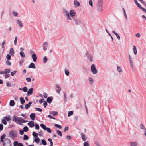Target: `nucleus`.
Returning <instances> with one entry per match:
<instances>
[{
  "instance_id": "obj_1",
  "label": "nucleus",
  "mask_w": 146,
  "mask_h": 146,
  "mask_svg": "<svg viewBox=\"0 0 146 146\" xmlns=\"http://www.w3.org/2000/svg\"><path fill=\"white\" fill-rule=\"evenodd\" d=\"M13 119L14 121L21 125H22V123H25L28 121L24 120L22 118L19 117L15 115L13 116Z\"/></svg>"
},
{
  "instance_id": "obj_2",
  "label": "nucleus",
  "mask_w": 146,
  "mask_h": 146,
  "mask_svg": "<svg viewBox=\"0 0 146 146\" xmlns=\"http://www.w3.org/2000/svg\"><path fill=\"white\" fill-rule=\"evenodd\" d=\"M103 0H98L97 5V11H101L103 10Z\"/></svg>"
},
{
  "instance_id": "obj_3",
  "label": "nucleus",
  "mask_w": 146,
  "mask_h": 146,
  "mask_svg": "<svg viewBox=\"0 0 146 146\" xmlns=\"http://www.w3.org/2000/svg\"><path fill=\"white\" fill-rule=\"evenodd\" d=\"M62 11L64 15L67 17L68 20H72V19L69 15V13L67 10L64 8H63Z\"/></svg>"
},
{
  "instance_id": "obj_4",
  "label": "nucleus",
  "mask_w": 146,
  "mask_h": 146,
  "mask_svg": "<svg viewBox=\"0 0 146 146\" xmlns=\"http://www.w3.org/2000/svg\"><path fill=\"white\" fill-rule=\"evenodd\" d=\"M9 135L10 137L12 139H14L17 137V131L14 130H12L10 131Z\"/></svg>"
},
{
  "instance_id": "obj_5",
  "label": "nucleus",
  "mask_w": 146,
  "mask_h": 146,
  "mask_svg": "<svg viewBox=\"0 0 146 146\" xmlns=\"http://www.w3.org/2000/svg\"><path fill=\"white\" fill-rule=\"evenodd\" d=\"M72 18L76 25H80L82 23V21L81 20L78 19L77 17H74Z\"/></svg>"
},
{
  "instance_id": "obj_6",
  "label": "nucleus",
  "mask_w": 146,
  "mask_h": 146,
  "mask_svg": "<svg viewBox=\"0 0 146 146\" xmlns=\"http://www.w3.org/2000/svg\"><path fill=\"white\" fill-rule=\"evenodd\" d=\"M6 140L7 141L6 143L3 144V146H11L12 143L10 140L8 138H6Z\"/></svg>"
},
{
  "instance_id": "obj_7",
  "label": "nucleus",
  "mask_w": 146,
  "mask_h": 146,
  "mask_svg": "<svg viewBox=\"0 0 146 146\" xmlns=\"http://www.w3.org/2000/svg\"><path fill=\"white\" fill-rule=\"evenodd\" d=\"M91 70L93 74H96L97 73L98 71L96 70L95 66L94 64H93L91 65Z\"/></svg>"
},
{
  "instance_id": "obj_8",
  "label": "nucleus",
  "mask_w": 146,
  "mask_h": 146,
  "mask_svg": "<svg viewBox=\"0 0 146 146\" xmlns=\"http://www.w3.org/2000/svg\"><path fill=\"white\" fill-rule=\"evenodd\" d=\"M86 56L87 57L89 60L90 61H92L93 60V57L92 56L89 54L88 51L86 52Z\"/></svg>"
},
{
  "instance_id": "obj_9",
  "label": "nucleus",
  "mask_w": 146,
  "mask_h": 146,
  "mask_svg": "<svg viewBox=\"0 0 146 146\" xmlns=\"http://www.w3.org/2000/svg\"><path fill=\"white\" fill-rule=\"evenodd\" d=\"M129 59L130 61L131 66L132 69L133 70V62L132 60V58L131 56L129 54L128 55Z\"/></svg>"
},
{
  "instance_id": "obj_10",
  "label": "nucleus",
  "mask_w": 146,
  "mask_h": 146,
  "mask_svg": "<svg viewBox=\"0 0 146 146\" xmlns=\"http://www.w3.org/2000/svg\"><path fill=\"white\" fill-rule=\"evenodd\" d=\"M43 49L44 50L46 51L47 49L48 43L46 42H44L43 44Z\"/></svg>"
},
{
  "instance_id": "obj_11",
  "label": "nucleus",
  "mask_w": 146,
  "mask_h": 146,
  "mask_svg": "<svg viewBox=\"0 0 146 146\" xmlns=\"http://www.w3.org/2000/svg\"><path fill=\"white\" fill-rule=\"evenodd\" d=\"M82 138L83 141H85L87 139V137L86 135L83 133H82L80 134Z\"/></svg>"
},
{
  "instance_id": "obj_12",
  "label": "nucleus",
  "mask_w": 146,
  "mask_h": 146,
  "mask_svg": "<svg viewBox=\"0 0 146 146\" xmlns=\"http://www.w3.org/2000/svg\"><path fill=\"white\" fill-rule=\"evenodd\" d=\"M33 90V88H31L29 89L27 91V96H28L32 94Z\"/></svg>"
},
{
  "instance_id": "obj_13",
  "label": "nucleus",
  "mask_w": 146,
  "mask_h": 146,
  "mask_svg": "<svg viewBox=\"0 0 146 146\" xmlns=\"http://www.w3.org/2000/svg\"><path fill=\"white\" fill-rule=\"evenodd\" d=\"M76 13L73 10H71L69 12V15L70 17H73L75 16Z\"/></svg>"
},
{
  "instance_id": "obj_14",
  "label": "nucleus",
  "mask_w": 146,
  "mask_h": 146,
  "mask_svg": "<svg viewBox=\"0 0 146 146\" xmlns=\"http://www.w3.org/2000/svg\"><path fill=\"white\" fill-rule=\"evenodd\" d=\"M130 146H137L138 145L137 142H130L129 143Z\"/></svg>"
},
{
  "instance_id": "obj_15",
  "label": "nucleus",
  "mask_w": 146,
  "mask_h": 146,
  "mask_svg": "<svg viewBox=\"0 0 146 146\" xmlns=\"http://www.w3.org/2000/svg\"><path fill=\"white\" fill-rule=\"evenodd\" d=\"M55 86L57 88H58V89L56 90V92L58 94L60 93V91H61V89L60 86H59L58 84H56Z\"/></svg>"
},
{
  "instance_id": "obj_16",
  "label": "nucleus",
  "mask_w": 146,
  "mask_h": 146,
  "mask_svg": "<svg viewBox=\"0 0 146 146\" xmlns=\"http://www.w3.org/2000/svg\"><path fill=\"white\" fill-rule=\"evenodd\" d=\"M27 124L30 127L32 128L34 126V123L33 121H30Z\"/></svg>"
},
{
  "instance_id": "obj_17",
  "label": "nucleus",
  "mask_w": 146,
  "mask_h": 146,
  "mask_svg": "<svg viewBox=\"0 0 146 146\" xmlns=\"http://www.w3.org/2000/svg\"><path fill=\"white\" fill-rule=\"evenodd\" d=\"M112 32L116 35L118 40H119L120 39V37L119 35L114 31H113Z\"/></svg>"
},
{
  "instance_id": "obj_18",
  "label": "nucleus",
  "mask_w": 146,
  "mask_h": 146,
  "mask_svg": "<svg viewBox=\"0 0 146 146\" xmlns=\"http://www.w3.org/2000/svg\"><path fill=\"white\" fill-rule=\"evenodd\" d=\"M74 4L75 5V7H77L79 6L80 5V3L78 2L77 0H74Z\"/></svg>"
},
{
  "instance_id": "obj_19",
  "label": "nucleus",
  "mask_w": 146,
  "mask_h": 146,
  "mask_svg": "<svg viewBox=\"0 0 146 146\" xmlns=\"http://www.w3.org/2000/svg\"><path fill=\"white\" fill-rule=\"evenodd\" d=\"M32 57L34 62L36 61L37 59V57L36 55L35 54H33L32 55Z\"/></svg>"
},
{
  "instance_id": "obj_20",
  "label": "nucleus",
  "mask_w": 146,
  "mask_h": 146,
  "mask_svg": "<svg viewBox=\"0 0 146 146\" xmlns=\"http://www.w3.org/2000/svg\"><path fill=\"white\" fill-rule=\"evenodd\" d=\"M36 115L34 113H31L30 115V117L31 119L32 120H34L35 118V117Z\"/></svg>"
},
{
  "instance_id": "obj_21",
  "label": "nucleus",
  "mask_w": 146,
  "mask_h": 146,
  "mask_svg": "<svg viewBox=\"0 0 146 146\" xmlns=\"http://www.w3.org/2000/svg\"><path fill=\"white\" fill-rule=\"evenodd\" d=\"M29 68H32L33 69H35L36 68V66L33 63H31L30 65L28 66Z\"/></svg>"
},
{
  "instance_id": "obj_22",
  "label": "nucleus",
  "mask_w": 146,
  "mask_h": 146,
  "mask_svg": "<svg viewBox=\"0 0 146 146\" xmlns=\"http://www.w3.org/2000/svg\"><path fill=\"white\" fill-rule=\"evenodd\" d=\"M49 113L50 114L52 115L53 116L57 115L58 114V112L57 111H50Z\"/></svg>"
},
{
  "instance_id": "obj_23",
  "label": "nucleus",
  "mask_w": 146,
  "mask_h": 146,
  "mask_svg": "<svg viewBox=\"0 0 146 146\" xmlns=\"http://www.w3.org/2000/svg\"><path fill=\"white\" fill-rule=\"evenodd\" d=\"M9 54L13 56L14 54V51L13 48H11L9 51Z\"/></svg>"
},
{
  "instance_id": "obj_24",
  "label": "nucleus",
  "mask_w": 146,
  "mask_h": 146,
  "mask_svg": "<svg viewBox=\"0 0 146 146\" xmlns=\"http://www.w3.org/2000/svg\"><path fill=\"white\" fill-rule=\"evenodd\" d=\"M52 97H48L47 99V101L48 103H50L52 102Z\"/></svg>"
},
{
  "instance_id": "obj_25",
  "label": "nucleus",
  "mask_w": 146,
  "mask_h": 146,
  "mask_svg": "<svg viewBox=\"0 0 146 146\" xmlns=\"http://www.w3.org/2000/svg\"><path fill=\"white\" fill-rule=\"evenodd\" d=\"M32 104V102H29L28 104H26L25 106V108L26 109H27L29 108L31 104Z\"/></svg>"
},
{
  "instance_id": "obj_26",
  "label": "nucleus",
  "mask_w": 146,
  "mask_h": 146,
  "mask_svg": "<svg viewBox=\"0 0 146 146\" xmlns=\"http://www.w3.org/2000/svg\"><path fill=\"white\" fill-rule=\"evenodd\" d=\"M17 23L19 25L20 27H22L23 24L21 21L17 20Z\"/></svg>"
},
{
  "instance_id": "obj_27",
  "label": "nucleus",
  "mask_w": 146,
  "mask_h": 146,
  "mask_svg": "<svg viewBox=\"0 0 146 146\" xmlns=\"http://www.w3.org/2000/svg\"><path fill=\"white\" fill-rule=\"evenodd\" d=\"M42 143H40V145L43 144L44 145H47V143L44 139H42L41 141Z\"/></svg>"
},
{
  "instance_id": "obj_28",
  "label": "nucleus",
  "mask_w": 146,
  "mask_h": 146,
  "mask_svg": "<svg viewBox=\"0 0 146 146\" xmlns=\"http://www.w3.org/2000/svg\"><path fill=\"white\" fill-rule=\"evenodd\" d=\"M3 118L5 119V120L7 121H9L11 119V116L10 115H9L8 117L5 116L3 117Z\"/></svg>"
},
{
  "instance_id": "obj_29",
  "label": "nucleus",
  "mask_w": 146,
  "mask_h": 146,
  "mask_svg": "<svg viewBox=\"0 0 146 146\" xmlns=\"http://www.w3.org/2000/svg\"><path fill=\"white\" fill-rule=\"evenodd\" d=\"M9 105L11 106H13L15 105V102L13 100H11L10 101Z\"/></svg>"
},
{
  "instance_id": "obj_30",
  "label": "nucleus",
  "mask_w": 146,
  "mask_h": 146,
  "mask_svg": "<svg viewBox=\"0 0 146 146\" xmlns=\"http://www.w3.org/2000/svg\"><path fill=\"white\" fill-rule=\"evenodd\" d=\"M133 50L134 54L135 55L136 54H137V51L136 47L135 46H133Z\"/></svg>"
},
{
  "instance_id": "obj_31",
  "label": "nucleus",
  "mask_w": 146,
  "mask_h": 146,
  "mask_svg": "<svg viewBox=\"0 0 146 146\" xmlns=\"http://www.w3.org/2000/svg\"><path fill=\"white\" fill-rule=\"evenodd\" d=\"M140 128L141 129H143L144 131L146 130V128L144 126L143 124L142 123L140 125Z\"/></svg>"
},
{
  "instance_id": "obj_32",
  "label": "nucleus",
  "mask_w": 146,
  "mask_h": 146,
  "mask_svg": "<svg viewBox=\"0 0 146 146\" xmlns=\"http://www.w3.org/2000/svg\"><path fill=\"white\" fill-rule=\"evenodd\" d=\"M122 10L123 11L124 14V16L125 17V19H127V14H126V13L125 12V11L124 8H122Z\"/></svg>"
},
{
  "instance_id": "obj_33",
  "label": "nucleus",
  "mask_w": 146,
  "mask_h": 146,
  "mask_svg": "<svg viewBox=\"0 0 146 146\" xmlns=\"http://www.w3.org/2000/svg\"><path fill=\"white\" fill-rule=\"evenodd\" d=\"M20 101L21 104H23L25 102V101L24 99V98L23 97H21L20 98Z\"/></svg>"
},
{
  "instance_id": "obj_34",
  "label": "nucleus",
  "mask_w": 146,
  "mask_h": 146,
  "mask_svg": "<svg viewBox=\"0 0 146 146\" xmlns=\"http://www.w3.org/2000/svg\"><path fill=\"white\" fill-rule=\"evenodd\" d=\"M40 126L41 128H42L44 130H45V129L47 128L45 125L43 124H40Z\"/></svg>"
},
{
  "instance_id": "obj_35",
  "label": "nucleus",
  "mask_w": 146,
  "mask_h": 146,
  "mask_svg": "<svg viewBox=\"0 0 146 146\" xmlns=\"http://www.w3.org/2000/svg\"><path fill=\"white\" fill-rule=\"evenodd\" d=\"M34 141L35 142L37 143H39L40 141V139L38 137L36 138L35 139Z\"/></svg>"
},
{
  "instance_id": "obj_36",
  "label": "nucleus",
  "mask_w": 146,
  "mask_h": 146,
  "mask_svg": "<svg viewBox=\"0 0 146 146\" xmlns=\"http://www.w3.org/2000/svg\"><path fill=\"white\" fill-rule=\"evenodd\" d=\"M19 54L21 57L23 58H25V55L23 52H20Z\"/></svg>"
},
{
  "instance_id": "obj_37",
  "label": "nucleus",
  "mask_w": 146,
  "mask_h": 146,
  "mask_svg": "<svg viewBox=\"0 0 146 146\" xmlns=\"http://www.w3.org/2000/svg\"><path fill=\"white\" fill-rule=\"evenodd\" d=\"M84 146H90L88 141H86L83 143Z\"/></svg>"
},
{
  "instance_id": "obj_38",
  "label": "nucleus",
  "mask_w": 146,
  "mask_h": 146,
  "mask_svg": "<svg viewBox=\"0 0 146 146\" xmlns=\"http://www.w3.org/2000/svg\"><path fill=\"white\" fill-rule=\"evenodd\" d=\"M32 135L35 138L37 137L38 136L37 133H36L35 132H33Z\"/></svg>"
},
{
  "instance_id": "obj_39",
  "label": "nucleus",
  "mask_w": 146,
  "mask_h": 146,
  "mask_svg": "<svg viewBox=\"0 0 146 146\" xmlns=\"http://www.w3.org/2000/svg\"><path fill=\"white\" fill-rule=\"evenodd\" d=\"M23 130H24V131H25V132H27L29 130V129L28 128V127L27 126H25L23 127Z\"/></svg>"
},
{
  "instance_id": "obj_40",
  "label": "nucleus",
  "mask_w": 146,
  "mask_h": 146,
  "mask_svg": "<svg viewBox=\"0 0 146 146\" xmlns=\"http://www.w3.org/2000/svg\"><path fill=\"white\" fill-rule=\"evenodd\" d=\"M117 70L118 71V72H122V70L121 68V67L118 66H117Z\"/></svg>"
},
{
  "instance_id": "obj_41",
  "label": "nucleus",
  "mask_w": 146,
  "mask_h": 146,
  "mask_svg": "<svg viewBox=\"0 0 146 146\" xmlns=\"http://www.w3.org/2000/svg\"><path fill=\"white\" fill-rule=\"evenodd\" d=\"M17 36H16L15 38V39L14 40V44L15 45H16L17 43Z\"/></svg>"
},
{
  "instance_id": "obj_42",
  "label": "nucleus",
  "mask_w": 146,
  "mask_h": 146,
  "mask_svg": "<svg viewBox=\"0 0 146 146\" xmlns=\"http://www.w3.org/2000/svg\"><path fill=\"white\" fill-rule=\"evenodd\" d=\"M57 133L60 137L62 136V134L61 131L59 130H57L56 131Z\"/></svg>"
},
{
  "instance_id": "obj_43",
  "label": "nucleus",
  "mask_w": 146,
  "mask_h": 146,
  "mask_svg": "<svg viewBox=\"0 0 146 146\" xmlns=\"http://www.w3.org/2000/svg\"><path fill=\"white\" fill-rule=\"evenodd\" d=\"M29 139V137L27 135H24L23 140H28Z\"/></svg>"
},
{
  "instance_id": "obj_44",
  "label": "nucleus",
  "mask_w": 146,
  "mask_h": 146,
  "mask_svg": "<svg viewBox=\"0 0 146 146\" xmlns=\"http://www.w3.org/2000/svg\"><path fill=\"white\" fill-rule=\"evenodd\" d=\"M27 88L26 87H24L22 88V90L25 92H26L27 91Z\"/></svg>"
},
{
  "instance_id": "obj_45",
  "label": "nucleus",
  "mask_w": 146,
  "mask_h": 146,
  "mask_svg": "<svg viewBox=\"0 0 146 146\" xmlns=\"http://www.w3.org/2000/svg\"><path fill=\"white\" fill-rule=\"evenodd\" d=\"M89 80L90 82V84H92L93 82V78L91 77H90L89 78Z\"/></svg>"
},
{
  "instance_id": "obj_46",
  "label": "nucleus",
  "mask_w": 146,
  "mask_h": 146,
  "mask_svg": "<svg viewBox=\"0 0 146 146\" xmlns=\"http://www.w3.org/2000/svg\"><path fill=\"white\" fill-rule=\"evenodd\" d=\"M5 74L9 73L10 72V69H5L4 70Z\"/></svg>"
},
{
  "instance_id": "obj_47",
  "label": "nucleus",
  "mask_w": 146,
  "mask_h": 146,
  "mask_svg": "<svg viewBox=\"0 0 146 146\" xmlns=\"http://www.w3.org/2000/svg\"><path fill=\"white\" fill-rule=\"evenodd\" d=\"M6 64L8 66H11V62L9 60H7L6 61Z\"/></svg>"
},
{
  "instance_id": "obj_48",
  "label": "nucleus",
  "mask_w": 146,
  "mask_h": 146,
  "mask_svg": "<svg viewBox=\"0 0 146 146\" xmlns=\"http://www.w3.org/2000/svg\"><path fill=\"white\" fill-rule=\"evenodd\" d=\"M43 61L44 63H46L47 61V58L46 56H45L43 58Z\"/></svg>"
},
{
  "instance_id": "obj_49",
  "label": "nucleus",
  "mask_w": 146,
  "mask_h": 146,
  "mask_svg": "<svg viewBox=\"0 0 146 146\" xmlns=\"http://www.w3.org/2000/svg\"><path fill=\"white\" fill-rule=\"evenodd\" d=\"M65 74L67 76H68L69 75V71L68 70H65Z\"/></svg>"
},
{
  "instance_id": "obj_50",
  "label": "nucleus",
  "mask_w": 146,
  "mask_h": 146,
  "mask_svg": "<svg viewBox=\"0 0 146 146\" xmlns=\"http://www.w3.org/2000/svg\"><path fill=\"white\" fill-rule=\"evenodd\" d=\"M73 114V112L72 111H70L68 113V116L69 117L72 115Z\"/></svg>"
},
{
  "instance_id": "obj_51",
  "label": "nucleus",
  "mask_w": 146,
  "mask_h": 146,
  "mask_svg": "<svg viewBox=\"0 0 146 146\" xmlns=\"http://www.w3.org/2000/svg\"><path fill=\"white\" fill-rule=\"evenodd\" d=\"M63 94H64V102H66V94L65 92H63Z\"/></svg>"
},
{
  "instance_id": "obj_52",
  "label": "nucleus",
  "mask_w": 146,
  "mask_h": 146,
  "mask_svg": "<svg viewBox=\"0 0 146 146\" xmlns=\"http://www.w3.org/2000/svg\"><path fill=\"white\" fill-rule=\"evenodd\" d=\"M54 126L60 129L62 128V127L60 125L58 124H55Z\"/></svg>"
},
{
  "instance_id": "obj_53",
  "label": "nucleus",
  "mask_w": 146,
  "mask_h": 146,
  "mask_svg": "<svg viewBox=\"0 0 146 146\" xmlns=\"http://www.w3.org/2000/svg\"><path fill=\"white\" fill-rule=\"evenodd\" d=\"M84 103H85V104H84L85 108L86 109V113L87 114H88V108H87V106H86V102H85V101H84Z\"/></svg>"
},
{
  "instance_id": "obj_54",
  "label": "nucleus",
  "mask_w": 146,
  "mask_h": 146,
  "mask_svg": "<svg viewBox=\"0 0 146 146\" xmlns=\"http://www.w3.org/2000/svg\"><path fill=\"white\" fill-rule=\"evenodd\" d=\"M35 128L36 129H39L40 127L39 125L38 124H36L34 125Z\"/></svg>"
},
{
  "instance_id": "obj_55",
  "label": "nucleus",
  "mask_w": 146,
  "mask_h": 146,
  "mask_svg": "<svg viewBox=\"0 0 146 146\" xmlns=\"http://www.w3.org/2000/svg\"><path fill=\"white\" fill-rule=\"evenodd\" d=\"M45 130H46L47 131L48 133H50L52 132V131L49 128L47 127Z\"/></svg>"
},
{
  "instance_id": "obj_56",
  "label": "nucleus",
  "mask_w": 146,
  "mask_h": 146,
  "mask_svg": "<svg viewBox=\"0 0 146 146\" xmlns=\"http://www.w3.org/2000/svg\"><path fill=\"white\" fill-rule=\"evenodd\" d=\"M106 31L109 34V35H110V36L111 37V38L112 39V41H113V38L112 36L111 35V34L108 32V31L107 30V29H106Z\"/></svg>"
},
{
  "instance_id": "obj_57",
  "label": "nucleus",
  "mask_w": 146,
  "mask_h": 146,
  "mask_svg": "<svg viewBox=\"0 0 146 146\" xmlns=\"http://www.w3.org/2000/svg\"><path fill=\"white\" fill-rule=\"evenodd\" d=\"M6 58L8 60H10L11 59V56L9 54H7L6 56Z\"/></svg>"
},
{
  "instance_id": "obj_58",
  "label": "nucleus",
  "mask_w": 146,
  "mask_h": 146,
  "mask_svg": "<svg viewBox=\"0 0 146 146\" xmlns=\"http://www.w3.org/2000/svg\"><path fill=\"white\" fill-rule=\"evenodd\" d=\"M13 15L15 16H17L18 15L17 13L15 11H13L12 13Z\"/></svg>"
},
{
  "instance_id": "obj_59",
  "label": "nucleus",
  "mask_w": 146,
  "mask_h": 146,
  "mask_svg": "<svg viewBox=\"0 0 146 146\" xmlns=\"http://www.w3.org/2000/svg\"><path fill=\"white\" fill-rule=\"evenodd\" d=\"M6 136V135L5 134H4L2 135L0 137V139H5V138Z\"/></svg>"
},
{
  "instance_id": "obj_60",
  "label": "nucleus",
  "mask_w": 146,
  "mask_h": 146,
  "mask_svg": "<svg viewBox=\"0 0 146 146\" xmlns=\"http://www.w3.org/2000/svg\"><path fill=\"white\" fill-rule=\"evenodd\" d=\"M2 122L4 124V125H6L7 123V122L6 121L5 119H3L2 120Z\"/></svg>"
},
{
  "instance_id": "obj_61",
  "label": "nucleus",
  "mask_w": 146,
  "mask_h": 146,
  "mask_svg": "<svg viewBox=\"0 0 146 146\" xmlns=\"http://www.w3.org/2000/svg\"><path fill=\"white\" fill-rule=\"evenodd\" d=\"M17 72V71L15 70L13 72H11V74L12 76H14L15 75V74Z\"/></svg>"
},
{
  "instance_id": "obj_62",
  "label": "nucleus",
  "mask_w": 146,
  "mask_h": 146,
  "mask_svg": "<svg viewBox=\"0 0 146 146\" xmlns=\"http://www.w3.org/2000/svg\"><path fill=\"white\" fill-rule=\"evenodd\" d=\"M35 108L36 109V110L38 111L41 112L42 111V110L39 108H38L37 107H36Z\"/></svg>"
},
{
  "instance_id": "obj_63",
  "label": "nucleus",
  "mask_w": 146,
  "mask_h": 146,
  "mask_svg": "<svg viewBox=\"0 0 146 146\" xmlns=\"http://www.w3.org/2000/svg\"><path fill=\"white\" fill-rule=\"evenodd\" d=\"M18 142L17 141H15L14 142V146H17L18 145Z\"/></svg>"
},
{
  "instance_id": "obj_64",
  "label": "nucleus",
  "mask_w": 146,
  "mask_h": 146,
  "mask_svg": "<svg viewBox=\"0 0 146 146\" xmlns=\"http://www.w3.org/2000/svg\"><path fill=\"white\" fill-rule=\"evenodd\" d=\"M89 5L91 6L92 7H93V5L92 1V0H90L89 1Z\"/></svg>"
}]
</instances>
